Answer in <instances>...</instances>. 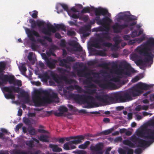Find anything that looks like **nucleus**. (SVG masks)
Wrapping results in <instances>:
<instances>
[{"mask_svg": "<svg viewBox=\"0 0 154 154\" xmlns=\"http://www.w3.org/2000/svg\"><path fill=\"white\" fill-rule=\"evenodd\" d=\"M50 93L47 90L36 91L33 95L32 100L35 106H41L47 103L53 101L50 97Z\"/></svg>", "mask_w": 154, "mask_h": 154, "instance_id": "obj_1", "label": "nucleus"}, {"mask_svg": "<svg viewBox=\"0 0 154 154\" xmlns=\"http://www.w3.org/2000/svg\"><path fill=\"white\" fill-rule=\"evenodd\" d=\"M140 49L141 54L144 55H149L150 57L154 58V38H149L145 42L143 43L137 48Z\"/></svg>", "mask_w": 154, "mask_h": 154, "instance_id": "obj_2", "label": "nucleus"}, {"mask_svg": "<svg viewBox=\"0 0 154 154\" xmlns=\"http://www.w3.org/2000/svg\"><path fill=\"white\" fill-rule=\"evenodd\" d=\"M154 85L153 84L148 85L139 82L129 88L128 91L132 98L140 96L143 93V91L149 89Z\"/></svg>", "mask_w": 154, "mask_h": 154, "instance_id": "obj_3", "label": "nucleus"}, {"mask_svg": "<svg viewBox=\"0 0 154 154\" xmlns=\"http://www.w3.org/2000/svg\"><path fill=\"white\" fill-rule=\"evenodd\" d=\"M138 135L145 139L151 140L146 141L139 138L137 142L138 147H145L148 146L154 142V129H150L148 130L146 132V135H145V133L143 131H140L139 132Z\"/></svg>", "mask_w": 154, "mask_h": 154, "instance_id": "obj_4", "label": "nucleus"}, {"mask_svg": "<svg viewBox=\"0 0 154 154\" xmlns=\"http://www.w3.org/2000/svg\"><path fill=\"white\" fill-rule=\"evenodd\" d=\"M56 25L55 26L51 24H47V29L44 27L42 29V32L44 34L48 35V36H45L43 38L45 40H47L50 42H52V39L50 37L51 35V32L55 33L57 30L61 29L62 30L65 31L66 27L63 24H54Z\"/></svg>", "mask_w": 154, "mask_h": 154, "instance_id": "obj_5", "label": "nucleus"}, {"mask_svg": "<svg viewBox=\"0 0 154 154\" xmlns=\"http://www.w3.org/2000/svg\"><path fill=\"white\" fill-rule=\"evenodd\" d=\"M120 94L121 93L119 92L112 93L110 95L102 93V94L96 96L95 97L98 101L103 103H113L118 101L120 102Z\"/></svg>", "mask_w": 154, "mask_h": 154, "instance_id": "obj_6", "label": "nucleus"}, {"mask_svg": "<svg viewBox=\"0 0 154 154\" xmlns=\"http://www.w3.org/2000/svg\"><path fill=\"white\" fill-rule=\"evenodd\" d=\"M137 52L140 55L145 57L143 60L139 59L135 61V63L137 66H143L144 65V63H147L148 64V66L151 67V65L153 63V58L152 57H150L149 55H144L143 54H141L140 51V49L137 48L136 49Z\"/></svg>", "mask_w": 154, "mask_h": 154, "instance_id": "obj_7", "label": "nucleus"}, {"mask_svg": "<svg viewBox=\"0 0 154 154\" xmlns=\"http://www.w3.org/2000/svg\"><path fill=\"white\" fill-rule=\"evenodd\" d=\"M3 90L8 93L4 94L5 97L7 99H14L15 96L13 94V91L19 93L20 90V88L18 87H16L14 86H10L8 87H5L3 88Z\"/></svg>", "mask_w": 154, "mask_h": 154, "instance_id": "obj_8", "label": "nucleus"}, {"mask_svg": "<svg viewBox=\"0 0 154 154\" xmlns=\"http://www.w3.org/2000/svg\"><path fill=\"white\" fill-rule=\"evenodd\" d=\"M103 25L104 29L103 30L106 31L107 32L101 33L97 35L96 40L100 42H103L104 41V39L108 41H110L111 40V37L108 32L109 29L108 26H106V25ZM101 30H102V29H101Z\"/></svg>", "mask_w": 154, "mask_h": 154, "instance_id": "obj_9", "label": "nucleus"}, {"mask_svg": "<svg viewBox=\"0 0 154 154\" xmlns=\"http://www.w3.org/2000/svg\"><path fill=\"white\" fill-rule=\"evenodd\" d=\"M85 79H88L90 81H92L96 84H98L100 88L103 89L113 88L116 86L114 83L110 82H109L106 83H101L100 80L97 79H94L91 76Z\"/></svg>", "mask_w": 154, "mask_h": 154, "instance_id": "obj_10", "label": "nucleus"}, {"mask_svg": "<svg viewBox=\"0 0 154 154\" xmlns=\"http://www.w3.org/2000/svg\"><path fill=\"white\" fill-rule=\"evenodd\" d=\"M51 76L53 80L58 84H59L61 82V79L65 81L66 83L69 84H71L76 82V81L74 80L68 79L65 76H62L60 78L57 75L55 74L53 72L51 73Z\"/></svg>", "mask_w": 154, "mask_h": 154, "instance_id": "obj_11", "label": "nucleus"}, {"mask_svg": "<svg viewBox=\"0 0 154 154\" xmlns=\"http://www.w3.org/2000/svg\"><path fill=\"white\" fill-rule=\"evenodd\" d=\"M120 68L123 67L126 69H128L131 66L125 60L122 61L119 66ZM116 73L120 75L123 74L125 75H129L130 74V72L128 70H125L121 68L118 69L116 71Z\"/></svg>", "mask_w": 154, "mask_h": 154, "instance_id": "obj_12", "label": "nucleus"}, {"mask_svg": "<svg viewBox=\"0 0 154 154\" xmlns=\"http://www.w3.org/2000/svg\"><path fill=\"white\" fill-rule=\"evenodd\" d=\"M7 82L10 84H13L14 85H17L19 87H21L22 86L21 81L20 80L16 79L14 76L12 75H9L2 82L0 81V85Z\"/></svg>", "mask_w": 154, "mask_h": 154, "instance_id": "obj_13", "label": "nucleus"}, {"mask_svg": "<svg viewBox=\"0 0 154 154\" xmlns=\"http://www.w3.org/2000/svg\"><path fill=\"white\" fill-rule=\"evenodd\" d=\"M103 144L102 143H99L94 146H91L90 149L92 151V154H103Z\"/></svg>", "mask_w": 154, "mask_h": 154, "instance_id": "obj_14", "label": "nucleus"}, {"mask_svg": "<svg viewBox=\"0 0 154 154\" xmlns=\"http://www.w3.org/2000/svg\"><path fill=\"white\" fill-rule=\"evenodd\" d=\"M25 30L29 39L33 42H36L35 38L33 36L37 37H40V35L38 33L33 29L30 30L28 28H26Z\"/></svg>", "mask_w": 154, "mask_h": 154, "instance_id": "obj_15", "label": "nucleus"}, {"mask_svg": "<svg viewBox=\"0 0 154 154\" xmlns=\"http://www.w3.org/2000/svg\"><path fill=\"white\" fill-rule=\"evenodd\" d=\"M6 65V63L5 61L0 62V80L1 82H2L9 75L4 74Z\"/></svg>", "mask_w": 154, "mask_h": 154, "instance_id": "obj_16", "label": "nucleus"}, {"mask_svg": "<svg viewBox=\"0 0 154 154\" xmlns=\"http://www.w3.org/2000/svg\"><path fill=\"white\" fill-rule=\"evenodd\" d=\"M137 20V17L134 16L127 14H124L123 20L125 22V23H128L129 25V26H131L135 25L137 23L136 21L133 22L129 24L128 23L129 22Z\"/></svg>", "mask_w": 154, "mask_h": 154, "instance_id": "obj_17", "label": "nucleus"}, {"mask_svg": "<svg viewBox=\"0 0 154 154\" xmlns=\"http://www.w3.org/2000/svg\"><path fill=\"white\" fill-rule=\"evenodd\" d=\"M95 20L99 25H106L109 26L112 22V20L108 17H105L102 19H100V17L97 16L95 17Z\"/></svg>", "mask_w": 154, "mask_h": 154, "instance_id": "obj_18", "label": "nucleus"}, {"mask_svg": "<svg viewBox=\"0 0 154 154\" xmlns=\"http://www.w3.org/2000/svg\"><path fill=\"white\" fill-rule=\"evenodd\" d=\"M128 26L129 25L126 23L120 25L118 23H116L112 26V28L114 33H119L121 32L122 29L128 27Z\"/></svg>", "mask_w": 154, "mask_h": 154, "instance_id": "obj_19", "label": "nucleus"}, {"mask_svg": "<svg viewBox=\"0 0 154 154\" xmlns=\"http://www.w3.org/2000/svg\"><path fill=\"white\" fill-rule=\"evenodd\" d=\"M41 151L40 150H34L33 152L30 151L25 152L21 149H14L10 152L11 154H40Z\"/></svg>", "mask_w": 154, "mask_h": 154, "instance_id": "obj_20", "label": "nucleus"}, {"mask_svg": "<svg viewBox=\"0 0 154 154\" xmlns=\"http://www.w3.org/2000/svg\"><path fill=\"white\" fill-rule=\"evenodd\" d=\"M69 44L70 46H72L74 48H75L74 50L75 51L82 52V55L81 56V57H82V56H85V51H83L82 48L80 45L78 47V43L76 42L74 40L72 41L69 42Z\"/></svg>", "mask_w": 154, "mask_h": 154, "instance_id": "obj_21", "label": "nucleus"}, {"mask_svg": "<svg viewBox=\"0 0 154 154\" xmlns=\"http://www.w3.org/2000/svg\"><path fill=\"white\" fill-rule=\"evenodd\" d=\"M29 22L31 24V27L32 29L35 28L36 26H37L39 27L44 26L45 24V22L43 21L38 20L36 22L32 19H30L29 20Z\"/></svg>", "mask_w": 154, "mask_h": 154, "instance_id": "obj_22", "label": "nucleus"}, {"mask_svg": "<svg viewBox=\"0 0 154 154\" xmlns=\"http://www.w3.org/2000/svg\"><path fill=\"white\" fill-rule=\"evenodd\" d=\"M94 13L96 17H100L101 15H106L108 13V11L106 9L99 7L98 8H94Z\"/></svg>", "mask_w": 154, "mask_h": 154, "instance_id": "obj_23", "label": "nucleus"}, {"mask_svg": "<svg viewBox=\"0 0 154 154\" xmlns=\"http://www.w3.org/2000/svg\"><path fill=\"white\" fill-rule=\"evenodd\" d=\"M132 100L131 97V96L128 91L125 92L122 95L121 93L120 102H125Z\"/></svg>", "mask_w": 154, "mask_h": 154, "instance_id": "obj_24", "label": "nucleus"}, {"mask_svg": "<svg viewBox=\"0 0 154 154\" xmlns=\"http://www.w3.org/2000/svg\"><path fill=\"white\" fill-rule=\"evenodd\" d=\"M86 96L84 95H81L78 94H70V97L75 101L77 102H80L83 101L85 97Z\"/></svg>", "mask_w": 154, "mask_h": 154, "instance_id": "obj_25", "label": "nucleus"}, {"mask_svg": "<svg viewBox=\"0 0 154 154\" xmlns=\"http://www.w3.org/2000/svg\"><path fill=\"white\" fill-rule=\"evenodd\" d=\"M80 139L78 140H74L69 142H67L65 143L63 145V148L66 150H70V146H71V144H78L80 143Z\"/></svg>", "mask_w": 154, "mask_h": 154, "instance_id": "obj_26", "label": "nucleus"}, {"mask_svg": "<svg viewBox=\"0 0 154 154\" xmlns=\"http://www.w3.org/2000/svg\"><path fill=\"white\" fill-rule=\"evenodd\" d=\"M92 98V97L90 96H87L85 97L84 100L83 101L84 103H86V105L85 106V108L89 109L93 107L92 102L89 101L88 100V99H90Z\"/></svg>", "mask_w": 154, "mask_h": 154, "instance_id": "obj_27", "label": "nucleus"}, {"mask_svg": "<svg viewBox=\"0 0 154 154\" xmlns=\"http://www.w3.org/2000/svg\"><path fill=\"white\" fill-rule=\"evenodd\" d=\"M92 81L88 79H85L83 81L84 85H87L86 87L89 88H96V86L92 83Z\"/></svg>", "mask_w": 154, "mask_h": 154, "instance_id": "obj_28", "label": "nucleus"}, {"mask_svg": "<svg viewBox=\"0 0 154 154\" xmlns=\"http://www.w3.org/2000/svg\"><path fill=\"white\" fill-rule=\"evenodd\" d=\"M57 62V60L54 59L52 61H50L49 60L46 62L47 66L51 69H54L55 68V64Z\"/></svg>", "mask_w": 154, "mask_h": 154, "instance_id": "obj_29", "label": "nucleus"}, {"mask_svg": "<svg viewBox=\"0 0 154 154\" xmlns=\"http://www.w3.org/2000/svg\"><path fill=\"white\" fill-rule=\"evenodd\" d=\"M49 147L52 149V151L54 152H60L62 151V149L58 147V146L57 145L50 144L49 145Z\"/></svg>", "mask_w": 154, "mask_h": 154, "instance_id": "obj_30", "label": "nucleus"}, {"mask_svg": "<svg viewBox=\"0 0 154 154\" xmlns=\"http://www.w3.org/2000/svg\"><path fill=\"white\" fill-rule=\"evenodd\" d=\"M39 140L43 142H49L48 136L46 135H41L38 138Z\"/></svg>", "mask_w": 154, "mask_h": 154, "instance_id": "obj_31", "label": "nucleus"}, {"mask_svg": "<svg viewBox=\"0 0 154 154\" xmlns=\"http://www.w3.org/2000/svg\"><path fill=\"white\" fill-rule=\"evenodd\" d=\"M123 143L126 145L128 146L131 148L135 147L134 144L130 140H125L123 141Z\"/></svg>", "mask_w": 154, "mask_h": 154, "instance_id": "obj_32", "label": "nucleus"}, {"mask_svg": "<svg viewBox=\"0 0 154 154\" xmlns=\"http://www.w3.org/2000/svg\"><path fill=\"white\" fill-rule=\"evenodd\" d=\"M114 130V128H112L110 129L104 131L100 133L99 134V135L101 134H104L105 135H108L111 133Z\"/></svg>", "mask_w": 154, "mask_h": 154, "instance_id": "obj_33", "label": "nucleus"}, {"mask_svg": "<svg viewBox=\"0 0 154 154\" xmlns=\"http://www.w3.org/2000/svg\"><path fill=\"white\" fill-rule=\"evenodd\" d=\"M20 94L22 97L25 98V100L27 101H29V95L27 93L23 90L20 92Z\"/></svg>", "mask_w": 154, "mask_h": 154, "instance_id": "obj_34", "label": "nucleus"}, {"mask_svg": "<svg viewBox=\"0 0 154 154\" xmlns=\"http://www.w3.org/2000/svg\"><path fill=\"white\" fill-rule=\"evenodd\" d=\"M95 53L97 55H98L101 56H105L106 54L105 51L103 50H95Z\"/></svg>", "mask_w": 154, "mask_h": 154, "instance_id": "obj_35", "label": "nucleus"}, {"mask_svg": "<svg viewBox=\"0 0 154 154\" xmlns=\"http://www.w3.org/2000/svg\"><path fill=\"white\" fill-rule=\"evenodd\" d=\"M50 97L52 100L53 99H55L56 100V102H59V98L58 97L57 94V93H52L51 95L50 94Z\"/></svg>", "mask_w": 154, "mask_h": 154, "instance_id": "obj_36", "label": "nucleus"}, {"mask_svg": "<svg viewBox=\"0 0 154 154\" xmlns=\"http://www.w3.org/2000/svg\"><path fill=\"white\" fill-rule=\"evenodd\" d=\"M145 38V36L144 35H143L142 37L139 38H135V41L136 43L138 44H140L144 40Z\"/></svg>", "mask_w": 154, "mask_h": 154, "instance_id": "obj_37", "label": "nucleus"}, {"mask_svg": "<svg viewBox=\"0 0 154 154\" xmlns=\"http://www.w3.org/2000/svg\"><path fill=\"white\" fill-rule=\"evenodd\" d=\"M69 138L70 139H77L76 140H78L79 139L80 140V143L81 142L82 140H83L84 139V137L82 135H79L75 136H71L69 137Z\"/></svg>", "mask_w": 154, "mask_h": 154, "instance_id": "obj_38", "label": "nucleus"}, {"mask_svg": "<svg viewBox=\"0 0 154 154\" xmlns=\"http://www.w3.org/2000/svg\"><path fill=\"white\" fill-rule=\"evenodd\" d=\"M28 132L29 134L32 135H35L37 133V132L35 129L32 127L30 128Z\"/></svg>", "mask_w": 154, "mask_h": 154, "instance_id": "obj_39", "label": "nucleus"}, {"mask_svg": "<svg viewBox=\"0 0 154 154\" xmlns=\"http://www.w3.org/2000/svg\"><path fill=\"white\" fill-rule=\"evenodd\" d=\"M74 87L75 89L77 91L78 93H82L84 92V90L79 86L77 85H75Z\"/></svg>", "mask_w": 154, "mask_h": 154, "instance_id": "obj_40", "label": "nucleus"}, {"mask_svg": "<svg viewBox=\"0 0 154 154\" xmlns=\"http://www.w3.org/2000/svg\"><path fill=\"white\" fill-rule=\"evenodd\" d=\"M32 13V12H29V14L32 16V17L33 18H37L38 17V11L36 10H35L33 11Z\"/></svg>", "mask_w": 154, "mask_h": 154, "instance_id": "obj_41", "label": "nucleus"}, {"mask_svg": "<svg viewBox=\"0 0 154 154\" xmlns=\"http://www.w3.org/2000/svg\"><path fill=\"white\" fill-rule=\"evenodd\" d=\"M66 63H67L65 59H63L59 60V65L61 66H66Z\"/></svg>", "mask_w": 154, "mask_h": 154, "instance_id": "obj_42", "label": "nucleus"}, {"mask_svg": "<svg viewBox=\"0 0 154 154\" xmlns=\"http://www.w3.org/2000/svg\"><path fill=\"white\" fill-rule=\"evenodd\" d=\"M127 146H124L123 147V149L122 148H119L118 149V151L119 154H126V149L125 147Z\"/></svg>", "mask_w": 154, "mask_h": 154, "instance_id": "obj_43", "label": "nucleus"}, {"mask_svg": "<svg viewBox=\"0 0 154 154\" xmlns=\"http://www.w3.org/2000/svg\"><path fill=\"white\" fill-rule=\"evenodd\" d=\"M65 59L67 63L69 62H74L75 61L74 58L71 56H67Z\"/></svg>", "mask_w": 154, "mask_h": 154, "instance_id": "obj_44", "label": "nucleus"}, {"mask_svg": "<svg viewBox=\"0 0 154 154\" xmlns=\"http://www.w3.org/2000/svg\"><path fill=\"white\" fill-rule=\"evenodd\" d=\"M90 12V9L89 7H85L81 11V13L82 14L89 13Z\"/></svg>", "mask_w": 154, "mask_h": 154, "instance_id": "obj_45", "label": "nucleus"}, {"mask_svg": "<svg viewBox=\"0 0 154 154\" xmlns=\"http://www.w3.org/2000/svg\"><path fill=\"white\" fill-rule=\"evenodd\" d=\"M96 42H94L92 45V46L93 47L97 48H100V46L99 43L100 42L97 41L96 38Z\"/></svg>", "mask_w": 154, "mask_h": 154, "instance_id": "obj_46", "label": "nucleus"}, {"mask_svg": "<svg viewBox=\"0 0 154 154\" xmlns=\"http://www.w3.org/2000/svg\"><path fill=\"white\" fill-rule=\"evenodd\" d=\"M104 39L105 40V39ZM101 43H102V45L105 47L109 48L112 46V44L111 43L108 42H105V40H104V41L103 42Z\"/></svg>", "mask_w": 154, "mask_h": 154, "instance_id": "obj_47", "label": "nucleus"}, {"mask_svg": "<svg viewBox=\"0 0 154 154\" xmlns=\"http://www.w3.org/2000/svg\"><path fill=\"white\" fill-rule=\"evenodd\" d=\"M90 26L89 25H87L85 26L84 27L81 28L80 29V30L81 31H88L90 29Z\"/></svg>", "mask_w": 154, "mask_h": 154, "instance_id": "obj_48", "label": "nucleus"}, {"mask_svg": "<svg viewBox=\"0 0 154 154\" xmlns=\"http://www.w3.org/2000/svg\"><path fill=\"white\" fill-rule=\"evenodd\" d=\"M33 142L32 140H29L27 141L26 143V144L29 147L32 148L34 146Z\"/></svg>", "mask_w": 154, "mask_h": 154, "instance_id": "obj_49", "label": "nucleus"}, {"mask_svg": "<svg viewBox=\"0 0 154 154\" xmlns=\"http://www.w3.org/2000/svg\"><path fill=\"white\" fill-rule=\"evenodd\" d=\"M113 40L116 45H119L121 41L119 37L117 36L114 37L113 38Z\"/></svg>", "mask_w": 154, "mask_h": 154, "instance_id": "obj_50", "label": "nucleus"}, {"mask_svg": "<svg viewBox=\"0 0 154 154\" xmlns=\"http://www.w3.org/2000/svg\"><path fill=\"white\" fill-rule=\"evenodd\" d=\"M24 122L26 125H30L31 124V122L30 119L28 118L24 117L23 119Z\"/></svg>", "mask_w": 154, "mask_h": 154, "instance_id": "obj_51", "label": "nucleus"}, {"mask_svg": "<svg viewBox=\"0 0 154 154\" xmlns=\"http://www.w3.org/2000/svg\"><path fill=\"white\" fill-rule=\"evenodd\" d=\"M59 110L60 112H62V113L66 112L68 111L67 108L64 106H61L59 109Z\"/></svg>", "mask_w": 154, "mask_h": 154, "instance_id": "obj_52", "label": "nucleus"}, {"mask_svg": "<svg viewBox=\"0 0 154 154\" xmlns=\"http://www.w3.org/2000/svg\"><path fill=\"white\" fill-rule=\"evenodd\" d=\"M75 32L73 31L68 30L67 32V34L69 36H74L76 35Z\"/></svg>", "mask_w": 154, "mask_h": 154, "instance_id": "obj_53", "label": "nucleus"}, {"mask_svg": "<svg viewBox=\"0 0 154 154\" xmlns=\"http://www.w3.org/2000/svg\"><path fill=\"white\" fill-rule=\"evenodd\" d=\"M125 148L126 149L127 154H133L134 151L133 149H130L127 146Z\"/></svg>", "mask_w": 154, "mask_h": 154, "instance_id": "obj_54", "label": "nucleus"}, {"mask_svg": "<svg viewBox=\"0 0 154 154\" xmlns=\"http://www.w3.org/2000/svg\"><path fill=\"white\" fill-rule=\"evenodd\" d=\"M97 91V90L96 89H88V90L87 91V93H88L89 94L92 95L96 93Z\"/></svg>", "mask_w": 154, "mask_h": 154, "instance_id": "obj_55", "label": "nucleus"}, {"mask_svg": "<svg viewBox=\"0 0 154 154\" xmlns=\"http://www.w3.org/2000/svg\"><path fill=\"white\" fill-rule=\"evenodd\" d=\"M139 138L137 137L136 136H132L131 138V140L136 144L138 141Z\"/></svg>", "mask_w": 154, "mask_h": 154, "instance_id": "obj_56", "label": "nucleus"}, {"mask_svg": "<svg viewBox=\"0 0 154 154\" xmlns=\"http://www.w3.org/2000/svg\"><path fill=\"white\" fill-rule=\"evenodd\" d=\"M80 32L83 34V36L84 37H86L88 36L90 34L89 32H87V31H81L79 30Z\"/></svg>", "mask_w": 154, "mask_h": 154, "instance_id": "obj_57", "label": "nucleus"}, {"mask_svg": "<svg viewBox=\"0 0 154 154\" xmlns=\"http://www.w3.org/2000/svg\"><path fill=\"white\" fill-rule=\"evenodd\" d=\"M75 154H86V152L84 150H77L73 152Z\"/></svg>", "mask_w": 154, "mask_h": 154, "instance_id": "obj_58", "label": "nucleus"}, {"mask_svg": "<svg viewBox=\"0 0 154 154\" xmlns=\"http://www.w3.org/2000/svg\"><path fill=\"white\" fill-rule=\"evenodd\" d=\"M140 79V77L138 76H137L132 79L131 82L133 83H135L138 81Z\"/></svg>", "mask_w": 154, "mask_h": 154, "instance_id": "obj_59", "label": "nucleus"}, {"mask_svg": "<svg viewBox=\"0 0 154 154\" xmlns=\"http://www.w3.org/2000/svg\"><path fill=\"white\" fill-rule=\"evenodd\" d=\"M60 45L63 47H65L66 46V42L65 40L62 39L60 43Z\"/></svg>", "mask_w": 154, "mask_h": 154, "instance_id": "obj_60", "label": "nucleus"}, {"mask_svg": "<svg viewBox=\"0 0 154 154\" xmlns=\"http://www.w3.org/2000/svg\"><path fill=\"white\" fill-rule=\"evenodd\" d=\"M97 61L96 60H93L88 61L87 64L89 66H94L96 64Z\"/></svg>", "mask_w": 154, "mask_h": 154, "instance_id": "obj_61", "label": "nucleus"}, {"mask_svg": "<svg viewBox=\"0 0 154 154\" xmlns=\"http://www.w3.org/2000/svg\"><path fill=\"white\" fill-rule=\"evenodd\" d=\"M91 74L94 77L98 79L99 78L100 74L99 73L97 72H92Z\"/></svg>", "mask_w": 154, "mask_h": 154, "instance_id": "obj_62", "label": "nucleus"}, {"mask_svg": "<svg viewBox=\"0 0 154 154\" xmlns=\"http://www.w3.org/2000/svg\"><path fill=\"white\" fill-rule=\"evenodd\" d=\"M131 37L132 38H134L138 36L137 32V30L133 31L131 34Z\"/></svg>", "mask_w": 154, "mask_h": 154, "instance_id": "obj_63", "label": "nucleus"}, {"mask_svg": "<svg viewBox=\"0 0 154 154\" xmlns=\"http://www.w3.org/2000/svg\"><path fill=\"white\" fill-rule=\"evenodd\" d=\"M142 152V149L139 148L136 149L134 151V153L135 154H140Z\"/></svg>", "mask_w": 154, "mask_h": 154, "instance_id": "obj_64", "label": "nucleus"}]
</instances>
